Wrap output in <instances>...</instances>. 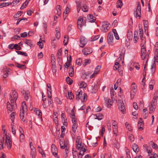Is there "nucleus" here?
I'll list each match as a JSON object with an SVG mask.
<instances>
[{"label": "nucleus", "mask_w": 158, "mask_h": 158, "mask_svg": "<svg viewBox=\"0 0 158 158\" xmlns=\"http://www.w3.org/2000/svg\"><path fill=\"white\" fill-rule=\"evenodd\" d=\"M14 101L12 100V99H11V104L9 102L7 103V108L8 111H10V112L13 110L16 107V105L15 103H14Z\"/></svg>", "instance_id": "f257e3e1"}, {"label": "nucleus", "mask_w": 158, "mask_h": 158, "mask_svg": "<svg viewBox=\"0 0 158 158\" xmlns=\"http://www.w3.org/2000/svg\"><path fill=\"white\" fill-rule=\"evenodd\" d=\"M118 109L123 113L126 112V109L124 106L123 101L122 100H118Z\"/></svg>", "instance_id": "f03ea898"}, {"label": "nucleus", "mask_w": 158, "mask_h": 158, "mask_svg": "<svg viewBox=\"0 0 158 158\" xmlns=\"http://www.w3.org/2000/svg\"><path fill=\"white\" fill-rule=\"evenodd\" d=\"M110 28L109 26V23L107 22L103 23L102 26L101 27V30L104 32H107Z\"/></svg>", "instance_id": "7ed1b4c3"}, {"label": "nucleus", "mask_w": 158, "mask_h": 158, "mask_svg": "<svg viewBox=\"0 0 158 158\" xmlns=\"http://www.w3.org/2000/svg\"><path fill=\"white\" fill-rule=\"evenodd\" d=\"M83 19L82 17H80L78 19L77 21V27L80 30H81L83 25L84 26H86L85 22L84 23V22L83 23Z\"/></svg>", "instance_id": "20e7f679"}, {"label": "nucleus", "mask_w": 158, "mask_h": 158, "mask_svg": "<svg viewBox=\"0 0 158 158\" xmlns=\"http://www.w3.org/2000/svg\"><path fill=\"white\" fill-rule=\"evenodd\" d=\"M5 144L7 148L10 149L12 147V141L10 140V138L8 136H6L5 138Z\"/></svg>", "instance_id": "39448f33"}, {"label": "nucleus", "mask_w": 158, "mask_h": 158, "mask_svg": "<svg viewBox=\"0 0 158 158\" xmlns=\"http://www.w3.org/2000/svg\"><path fill=\"white\" fill-rule=\"evenodd\" d=\"M113 39L114 35L113 32H109L108 33L107 36V41L109 44L111 45V44L113 42Z\"/></svg>", "instance_id": "423d86ee"}, {"label": "nucleus", "mask_w": 158, "mask_h": 158, "mask_svg": "<svg viewBox=\"0 0 158 158\" xmlns=\"http://www.w3.org/2000/svg\"><path fill=\"white\" fill-rule=\"evenodd\" d=\"M99 88V85L97 82L94 83L92 86L91 90V93L92 94H95L98 90Z\"/></svg>", "instance_id": "0eeeda50"}, {"label": "nucleus", "mask_w": 158, "mask_h": 158, "mask_svg": "<svg viewBox=\"0 0 158 158\" xmlns=\"http://www.w3.org/2000/svg\"><path fill=\"white\" fill-rule=\"evenodd\" d=\"M51 152L52 154L55 156H57V149L55 145L54 144H52L51 146Z\"/></svg>", "instance_id": "6e6552de"}, {"label": "nucleus", "mask_w": 158, "mask_h": 158, "mask_svg": "<svg viewBox=\"0 0 158 158\" xmlns=\"http://www.w3.org/2000/svg\"><path fill=\"white\" fill-rule=\"evenodd\" d=\"M83 54L85 55H87L93 52V50L91 48H86L82 50Z\"/></svg>", "instance_id": "1a4fd4ad"}, {"label": "nucleus", "mask_w": 158, "mask_h": 158, "mask_svg": "<svg viewBox=\"0 0 158 158\" xmlns=\"http://www.w3.org/2000/svg\"><path fill=\"white\" fill-rule=\"evenodd\" d=\"M149 54V50L147 52L145 53H142L141 55L142 59L144 60V62L145 61L146 63L148 60Z\"/></svg>", "instance_id": "9d476101"}, {"label": "nucleus", "mask_w": 158, "mask_h": 158, "mask_svg": "<svg viewBox=\"0 0 158 158\" xmlns=\"http://www.w3.org/2000/svg\"><path fill=\"white\" fill-rule=\"evenodd\" d=\"M80 47L82 48H83L87 43L86 38L83 36L81 37L80 40Z\"/></svg>", "instance_id": "9b49d317"}, {"label": "nucleus", "mask_w": 158, "mask_h": 158, "mask_svg": "<svg viewBox=\"0 0 158 158\" xmlns=\"http://www.w3.org/2000/svg\"><path fill=\"white\" fill-rule=\"evenodd\" d=\"M76 2L77 4V12L79 13L81 8V6L84 3L83 1L80 0H77Z\"/></svg>", "instance_id": "f8f14e48"}, {"label": "nucleus", "mask_w": 158, "mask_h": 158, "mask_svg": "<svg viewBox=\"0 0 158 158\" xmlns=\"http://www.w3.org/2000/svg\"><path fill=\"white\" fill-rule=\"evenodd\" d=\"M141 7L139 2H138L137 4L136 14L137 16L140 17L141 15Z\"/></svg>", "instance_id": "ddd939ff"}, {"label": "nucleus", "mask_w": 158, "mask_h": 158, "mask_svg": "<svg viewBox=\"0 0 158 158\" xmlns=\"http://www.w3.org/2000/svg\"><path fill=\"white\" fill-rule=\"evenodd\" d=\"M76 98L77 100H79L81 99L82 97V92L81 89H79L76 92Z\"/></svg>", "instance_id": "4468645a"}, {"label": "nucleus", "mask_w": 158, "mask_h": 158, "mask_svg": "<svg viewBox=\"0 0 158 158\" xmlns=\"http://www.w3.org/2000/svg\"><path fill=\"white\" fill-rule=\"evenodd\" d=\"M143 121L141 118H140L139 120L138 126L139 130L142 131L143 129Z\"/></svg>", "instance_id": "2eb2a0df"}, {"label": "nucleus", "mask_w": 158, "mask_h": 158, "mask_svg": "<svg viewBox=\"0 0 158 158\" xmlns=\"http://www.w3.org/2000/svg\"><path fill=\"white\" fill-rule=\"evenodd\" d=\"M77 139L76 141V147L77 149L79 150L83 148L81 144V141L79 139L77 140Z\"/></svg>", "instance_id": "dca6fc26"}, {"label": "nucleus", "mask_w": 158, "mask_h": 158, "mask_svg": "<svg viewBox=\"0 0 158 158\" xmlns=\"http://www.w3.org/2000/svg\"><path fill=\"white\" fill-rule=\"evenodd\" d=\"M156 104L151 103V106L149 108V114H152L154 112L156 108Z\"/></svg>", "instance_id": "f3484780"}, {"label": "nucleus", "mask_w": 158, "mask_h": 158, "mask_svg": "<svg viewBox=\"0 0 158 158\" xmlns=\"http://www.w3.org/2000/svg\"><path fill=\"white\" fill-rule=\"evenodd\" d=\"M64 140L62 139H60V148L61 149H64L65 148H67V144H66L65 143L63 144V141Z\"/></svg>", "instance_id": "a211bd4d"}, {"label": "nucleus", "mask_w": 158, "mask_h": 158, "mask_svg": "<svg viewBox=\"0 0 158 158\" xmlns=\"http://www.w3.org/2000/svg\"><path fill=\"white\" fill-rule=\"evenodd\" d=\"M104 100L105 103L107 105V106L109 105H112V102L110 99L107 97H105L104 98Z\"/></svg>", "instance_id": "6ab92c4d"}, {"label": "nucleus", "mask_w": 158, "mask_h": 158, "mask_svg": "<svg viewBox=\"0 0 158 158\" xmlns=\"http://www.w3.org/2000/svg\"><path fill=\"white\" fill-rule=\"evenodd\" d=\"M23 93V95H24L25 99L27 101L29 97L30 93L29 91H24Z\"/></svg>", "instance_id": "aec40b11"}, {"label": "nucleus", "mask_w": 158, "mask_h": 158, "mask_svg": "<svg viewBox=\"0 0 158 158\" xmlns=\"http://www.w3.org/2000/svg\"><path fill=\"white\" fill-rule=\"evenodd\" d=\"M36 152L35 148L32 146V148L31 149V155L32 158H35L36 155Z\"/></svg>", "instance_id": "412c9836"}, {"label": "nucleus", "mask_w": 158, "mask_h": 158, "mask_svg": "<svg viewBox=\"0 0 158 158\" xmlns=\"http://www.w3.org/2000/svg\"><path fill=\"white\" fill-rule=\"evenodd\" d=\"M88 19L89 22L91 23L94 22L96 20V18L95 17L90 15H89V16L88 17Z\"/></svg>", "instance_id": "4be33fe9"}, {"label": "nucleus", "mask_w": 158, "mask_h": 158, "mask_svg": "<svg viewBox=\"0 0 158 158\" xmlns=\"http://www.w3.org/2000/svg\"><path fill=\"white\" fill-rule=\"evenodd\" d=\"M23 110H24V112L26 111L27 110V106L25 102H23L22 103L21 109L20 111H23Z\"/></svg>", "instance_id": "5701e85b"}, {"label": "nucleus", "mask_w": 158, "mask_h": 158, "mask_svg": "<svg viewBox=\"0 0 158 158\" xmlns=\"http://www.w3.org/2000/svg\"><path fill=\"white\" fill-rule=\"evenodd\" d=\"M85 3H84L82 6H81V8L82 10L85 12H87L88 10V8L87 6L85 4Z\"/></svg>", "instance_id": "b1692460"}, {"label": "nucleus", "mask_w": 158, "mask_h": 158, "mask_svg": "<svg viewBox=\"0 0 158 158\" xmlns=\"http://www.w3.org/2000/svg\"><path fill=\"white\" fill-rule=\"evenodd\" d=\"M138 39V31H135L134 35L133 41L134 43H136Z\"/></svg>", "instance_id": "393cba45"}, {"label": "nucleus", "mask_w": 158, "mask_h": 158, "mask_svg": "<svg viewBox=\"0 0 158 158\" xmlns=\"http://www.w3.org/2000/svg\"><path fill=\"white\" fill-rule=\"evenodd\" d=\"M132 149L135 152H138L139 150V147L138 145L135 143L132 145Z\"/></svg>", "instance_id": "a878e982"}, {"label": "nucleus", "mask_w": 158, "mask_h": 158, "mask_svg": "<svg viewBox=\"0 0 158 158\" xmlns=\"http://www.w3.org/2000/svg\"><path fill=\"white\" fill-rule=\"evenodd\" d=\"M103 115L101 113L98 114L96 115V119H98L99 120H101L103 118Z\"/></svg>", "instance_id": "bb28decb"}, {"label": "nucleus", "mask_w": 158, "mask_h": 158, "mask_svg": "<svg viewBox=\"0 0 158 158\" xmlns=\"http://www.w3.org/2000/svg\"><path fill=\"white\" fill-rule=\"evenodd\" d=\"M30 0H26L25 2L23 3L20 9L21 10L25 8L26 7V6L27 5L29 2H30Z\"/></svg>", "instance_id": "cd10ccee"}, {"label": "nucleus", "mask_w": 158, "mask_h": 158, "mask_svg": "<svg viewBox=\"0 0 158 158\" xmlns=\"http://www.w3.org/2000/svg\"><path fill=\"white\" fill-rule=\"evenodd\" d=\"M71 56H70V57H69V60H68V57H67V62L65 63V65H64V66L66 68H68L69 66L70 65V62L71 60Z\"/></svg>", "instance_id": "c85d7f7f"}, {"label": "nucleus", "mask_w": 158, "mask_h": 158, "mask_svg": "<svg viewBox=\"0 0 158 158\" xmlns=\"http://www.w3.org/2000/svg\"><path fill=\"white\" fill-rule=\"evenodd\" d=\"M25 42L26 44L30 47L32 46L33 45V42L31 40H25Z\"/></svg>", "instance_id": "c756f323"}, {"label": "nucleus", "mask_w": 158, "mask_h": 158, "mask_svg": "<svg viewBox=\"0 0 158 158\" xmlns=\"http://www.w3.org/2000/svg\"><path fill=\"white\" fill-rule=\"evenodd\" d=\"M24 110H23V111H20L19 116L20 118L23 121V122H24L25 121V120L24 119Z\"/></svg>", "instance_id": "7c9ffc66"}, {"label": "nucleus", "mask_w": 158, "mask_h": 158, "mask_svg": "<svg viewBox=\"0 0 158 158\" xmlns=\"http://www.w3.org/2000/svg\"><path fill=\"white\" fill-rule=\"evenodd\" d=\"M113 128L114 134L115 136H117L118 133V127H113Z\"/></svg>", "instance_id": "2f4dec72"}, {"label": "nucleus", "mask_w": 158, "mask_h": 158, "mask_svg": "<svg viewBox=\"0 0 158 158\" xmlns=\"http://www.w3.org/2000/svg\"><path fill=\"white\" fill-rule=\"evenodd\" d=\"M120 55H122V56L124 57L125 52V49L124 48L122 47L120 48Z\"/></svg>", "instance_id": "473e14b6"}, {"label": "nucleus", "mask_w": 158, "mask_h": 158, "mask_svg": "<svg viewBox=\"0 0 158 158\" xmlns=\"http://www.w3.org/2000/svg\"><path fill=\"white\" fill-rule=\"evenodd\" d=\"M69 74L70 77H73L74 75V70L73 68H69Z\"/></svg>", "instance_id": "72a5a7b5"}, {"label": "nucleus", "mask_w": 158, "mask_h": 158, "mask_svg": "<svg viewBox=\"0 0 158 158\" xmlns=\"http://www.w3.org/2000/svg\"><path fill=\"white\" fill-rule=\"evenodd\" d=\"M79 150H80V152L79 155L82 156H83L85 154L84 153L86 151V149L84 148H82L81 149Z\"/></svg>", "instance_id": "f704fd0d"}, {"label": "nucleus", "mask_w": 158, "mask_h": 158, "mask_svg": "<svg viewBox=\"0 0 158 158\" xmlns=\"http://www.w3.org/2000/svg\"><path fill=\"white\" fill-rule=\"evenodd\" d=\"M60 5H57L56 7V14L58 15H59L61 14V10L60 8Z\"/></svg>", "instance_id": "c9c22d12"}, {"label": "nucleus", "mask_w": 158, "mask_h": 158, "mask_svg": "<svg viewBox=\"0 0 158 158\" xmlns=\"http://www.w3.org/2000/svg\"><path fill=\"white\" fill-rule=\"evenodd\" d=\"M136 92V89L131 90V98L133 99L134 98L135 94Z\"/></svg>", "instance_id": "e433bc0d"}, {"label": "nucleus", "mask_w": 158, "mask_h": 158, "mask_svg": "<svg viewBox=\"0 0 158 158\" xmlns=\"http://www.w3.org/2000/svg\"><path fill=\"white\" fill-rule=\"evenodd\" d=\"M80 88L82 87L85 88L87 86V84L84 81H81L80 83Z\"/></svg>", "instance_id": "4c0bfd02"}, {"label": "nucleus", "mask_w": 158, "mask_h": 158, "mask_svg": "<svg viewBox=\"0 0 158 158\" xmlns=\"http://www.w3.org/2000/svg\"><path fill=\"white\" fill-rule=\"evenodd\" d=\"M66 80L67 83L70 85L72 84L73 83V80L70 79L69 77H66Z\"/></svg>", "instance_id": "58836bf2"}, {"label": "nucleus", "mask_w": 158, "mask_h": 158, "mask_svg": "<svg viewBox=\"0 0 158 158\" xmlns=\"http://www.w3.org/2000/svg\"><path fill=\"white\" fill-rule=\"evenodd\" d=\"M123 5V3L121 0H118L117 2V7H121Z\"/></svg>", "instance_id": "ea45409f"}, {"label": "nucleus", "mask_w": 158, "mask_h": 158, "mask_svg": "<svg viewBox=\"0 0 158 158\" xmlns=\"http://www.w3.org/2000/svg\"><path fill=\"white\" fill-rule=\"evenodd\" d=\"M55 58L54 55L53 54L51 55V62L52 64V65H53L55 64Z\"/></svg>", "instance_id": "a19ab883"}, {"label": "nucleus", "mask_w": 158, "mask_h": 158, "mask_svg": "<svg viewBox=\"0 0 158 158\" xmlns=\"http://www.w3.org/2000/svg\"><path fill=\"white\" fill-rule=\"evenodd\" d=\"M68 40H69L68 36H67V35H66V36H65L64 39V41H63L64 43V46H65L68 43Z\"/></svg>", "instance_id": "79ce46f5"}, {"label": "nucleus", "mask_w": 158, "mask_h": 158, "mask_svg": "<svg viewBox=\"0 0 158 158\" xmlns=\"http://www.w3.org/2000/svg\"><path fill=\"white\" fill-rule=\"evenodd\" d=\"M36 114L37 115H38L39 117L42 119V113L41 110H36Z\"/></svg>", "instance_id": "37998d69"}, {"label": "nucleus", "mask_w": 158, "mask_h": 158, "mask_svg": "<svg viewBox=\"0 0 158 158\" xmlns=\"http://www.w3.org/2000/svg\"><path fill=\"white\" fill-rule=\"evenodd\" d=\"M114 147L116 149H118L119 148V144L118 142L116 141H114Z\"/></svg>", "instance_id": "c03bdc74"}, {"label": "nucleus", "mask_w": 158, "mask_h": 158, "mask_svg": "<svg viewBox=\"0 0 158 158\" xmlns=\"http://www.w3.org/2000/svg\"><path fill=\"white\" fill-rule=\"evenodd\" d=\"M77 127V124H73L72 127V130L74 133H75L76 131Z\"/></svg>", "instance_id": "a18cd8bd"}, {"label": "nucleus", "mask_w": 158, "mask_h": 158, "mask_svg": "<svg viewBox=\"0 0 158 158\" xmlns=\"http://www.w3.org/2000/svg\"><path fill=\"white\" fill-rule=\"evenodd\" d=\"M146 49L145 46V45H142L141 49V54L142 53H146Z\"/></svg>", "instance_id": "49530a36"}, {"label": "nucleus", "mask_w": 158, "mask_h": 158, "mask_svg": "<svg viewBox=\"0 0 158 158\" xmlns=\"http://www.w3.org/2000/svg\"><path fill=\"white\" fill-rule=\"evenodd\" d=\"M16 66L18 68L20 69H23L24 68H26L25 66L24 65L21 64H20L18 63H17L16 64Z\"/></svg>", "instance_id": "de8ad7c7"}, {"label": "nucleus", "mask_w": 158, "mask_h": 158, "mask_svg": "<svg viewBox=\"0 0 158 158\" xmlns=\"http://www.w3.org/2000/svg\"><path fill=\"white\" fill-rule=\"evenodd\" d=\"M100 37V36L98 35H96L95 36H92L91 38V41H95L98 39Z\"/></svg>", "instance_id": "09e8293b"}, {"label": "nucleus", "mask_w": 158, "mask_h": 158, "mask_svg": "<svg viewBox=\"0 0 158 158\" xmlns=\"http://www.w3.org/2000/svg\"><path fill=\"white\" fill-rule=\"evenodd\" d=\"M100 68L101 67L100 66H98L95 69L94 72V73H96V74H98L100 71Z\"/></svg>", "instance_id": "8fccbe9b"}, {"label": "nucleus", "mask_w": 158, "mask_h": 158, "mask_svg": "<svg viewBox=\"0 0 158 158\" xmlns=\"http://www.w3.org/2000/svg\"><path fill=\"white\" fill-rule=\"evenodd\" d=\"M22 13L23 12L22 11H19L14 15V17L15 18L19 17L21 15Z\"/></svg>", "instance_id": "3c124183"}, {"label": "nucleus", "mask_w": 158, "mask_h": 158, "mask_svg": "<svg viewBox=\"0 0 158 158\" xmlns=\"http://www.w3.org/2000/svg\"><path fill=\"white\" fill-rule=\"evenodd\" d=\"M16 52L18 53V54L19 55H23L25 56H27V53L26 52H23L22 51H16Z\"/></svg>", "instance_id": "603ef678"}, {"label": "nucleus", "mask_w": 158, "mask_h": 158, "mask_svg": "<svg viewBox=\"0 0 158 158\" xmlns=\"http://www.w3.org/2000/svg\"><path fill=\"white\" fill-rule=\"evenodd\" d=\"M139 35L140 37H143V29L141 27H140L139 26Z\"/></svg>", "instance_id": "864d4df0"}, {"label": "nucleus", "mask_w": 158, "mask_h": 158, "mask_svg": "<svg viewBox=\"0 0 158 158\" xmlns=\"http://www.w3.org/2000/svg\"><path fill=\"white\" fill-rule=\"evenodd\" d=\"M141 40V45L142 46V45H145L144 44H145L146 43V40L144 38H143V37H140Z\"/></svg>", "instance_id": "5fc2aeb1"}, {"label": "nucleus", "mask_w": 158, "mask_h": 158, "mask_svg": "<svg viewBox=\"0 0 158 158\" xmlns=\"http://www.w3.org/2000/svg\"><path fill=\"white\" fill-rule=\"evenodd\" d=\"M158 96H155L153 99V100H152V102H151L153 104H156V102H157V99Z\"/></svg>", "instance_id": "6e6d98bb"}, {"label": "nucleus", "mask_w": 158, "mask_h": 158, "mask_svg": "<svg viewBox=\"0 0 158 158\" xmlns=\"http://www.w3.org/2000/svg\"><path fill=\"white\" fill-rule=\"evenodd\" d=\"M68 95L69 97V98L70 99H73L74 98V96L72 93V92L71 91H69L68 92Z\"/></svg>", "instance_id": "4d7b16f0"}, {"label": "nucleus", "mask_w": 158, "mask_h": 158, "mask_svg": "<svg viewBox=\"0 0 158 158\" xmlns=\"http://www.w3.org/2000/svg\"><path fill=\"white\" fill-rule=\"evenodd\" d=\"M82 60L80 58H79L77 59L76 61V63L79 66H80L81 64Z\"/></svg>", "instance_id": "13d9d810"}, {"label": "nucleus", "mask_w": 158, "mask_h": 158, "mask_svg": "<svg viewBox=\"0 0 158 158\" xmlns=\"http://www.w3.org/2000/svg\"><path fill=\"white\" fill-rule=\"evenodd\" d=\"M9 4L8 2H3L0 4V7H2L6 6H8Z\"/></svg>", "instance_id": "bf43d9fd"}, {"label": "nucleus", "mask_w": 158, "mask_h": 158, "mask_svg": "<svg viewBox=\"0 0 158 158\" xmlns=\"http://www.w3.org/2000/svg\"><path fill=\"white\" fill-rule=\"evenodd\" d=\"M12 91H13V90ZM13 97H14V98H15V100H16L18 98V95L17 93L15 91V90H13Z\"/></svg>", "instance_id": "052dcab7"}, {"label": "nucleus", "mask_w": 158, "mask_h": 158, "mask_svg": "<svg viewBox=\"0 0 158 158\" xmlns=\"http://www.w3.org/2000/svg\"><path fill=\"white\" fill-rule=\"evenodd\" d=\"M90 63V60L85 59V62L84 64H83V65L84 66H85L86 65H87L88 64H89Z\"/></svg>", "instance_id": "680f3d73"}, {"label": "nucleus", "mask_w": 158, "mask_h": 158, "mask_svg": "<svg viewBox=\"0 0 158 158\" xmlns=\"http://www.w3.org/2000/svg\"><path fill=\"white\" fill-rule=\"evenodd\" d=\"M129 139L131 142H133L134 140V138L132 134H130L128 138Z\"/></svg>", "instance_id": "e2e57ef3"}, {"label": "nucleus", "mask_w": 158, "mask_h": 158, "mask_svg": "<svg viewBox=\"0 0 158 158\" xmlns=\"http://www.w3.org/2000/svg\"><path fill=\"white\" fill-rule=\"evenodd\" d=\"M14 47L17 50H20L21 49V47L17 44H14Z\"/></svg>", "instance_id": "0e129e2a"}, {"label": "nucleus", "mask_w": 158, "mask_h": 158, "mask_svg": "<svg viewBox=\"0 0 158 158\" xmlns=\"http://www.w3.org/2000/svg\"><path fill=\"white\" fill-rule=\"evenodd\" d=\"M20 38V37L18 35H15L11 38V40L12 41H13L14 40H18Z\"/></svg>", "instance_id": "69168bd1"}, {"label": "nucleus", "mask_w": 158, "mask_h": 158, "mask_svg": "<svg viewBox=\"0 0 158 158\" xmlns=\"http://www.w3.org/2000/svg\"><path fill=\"white\" fill-rule=\"evenodd\" d=\"M133 106L135 110H137L138 109V106L137 103L136 102H133Z\"/></svg>", "instance_id": "338daca9"}, {"label": "nucleus", "mask_w": 158, "mask_h": 158, "mask_svg": "<svg viewBox=\"0 0 158 158\" xmlns=\"http://www.w3.org/2000/svg\"><path fill=\"white\" fill-rule=\"evenodd\" d=\"M37 44L41 48H42L43 47V44L42 42L39 41L37 43Z\"/></svg>", "instance_id": "774afa93"}]
</instances>
